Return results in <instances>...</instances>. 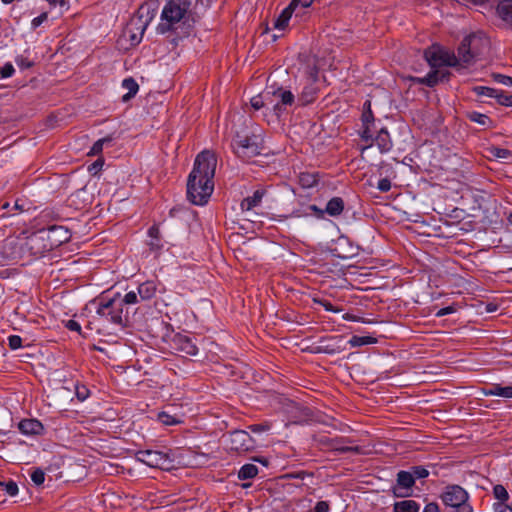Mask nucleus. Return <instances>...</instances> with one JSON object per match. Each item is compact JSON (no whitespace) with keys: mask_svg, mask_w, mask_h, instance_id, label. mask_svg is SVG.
I'll return each mask as SVG.
<instances>
[{"mask_svg":"<svg viewBox=\"0 0 512 512\" xmlns=\"http://www.w3.org/2000/svg\"><path fill=\"white\" fill-rule=\"evenodd\" d=\"M216 164V157L209 150L197 155L187 180V197L193 204L204 205L212 195Z\"/></svg>","mask_w":512,"mask_h":512,"instance_id":"f257e3e1","label":"nucleus"},{"mask_svg":"<svg viewBox=\"0 0 512 512\" xmlns=\"http://www.w3.org/2000/svg\"><path fill=\"white\" fill-rule=\"evenodd\" d=\"M424 58L432 68H436L419 80L420 83L429 87L449 79L451 73L446 69H442V66L456 67L457 69L462 67L459 65L457 56L454 53L444 50L439 46H432L425 50Z\"/></svg>","mask_w":512,"mask_h":512,"instance_id":"f03ea898","label":"nucleus"},{"mask_svg":"<svg viewBox=\"0 0 512 512\" xmlns=\"http://www.w3.org/2000/svg\"><path fill=\"white\" fill-rule=\"evenodd\" d=\"M191 6V0H167L161 13V22L157 31L165 34L174 30L177 24L186 19Z\"/></svg>","mask_w":512,"mask_h":512,"instance_id":"7ed1b4c3","label":"nucleus"},{"mask_svg":"<svg viewBox=\"0 0 512 512\" xmlns=\"http://www.w3.org/2000/svg\"><path fill=\"white\" fill-rule=\"evenodd\" d=\"M47 239L50 240V247L47 248L43 246L42 250L37 248L34 250L35 246L44 240L43 232L36 233L27 238L26 246L32 250L33 254H39L47 249H51L52 247H57L67 241H69L71 234L70 231L63 226H50L46 231Z\"/></svg>","mask_w":512,"mask_h":512,"instance_id":"20e7f679","label":"nucleus"},{"mask_svg":"<svg viewBox=\"0 0 512 512\" xmlns=\"http://www.w3.org/2000/svg\"><path fill=\"white\" fill-rule=\"evenodd\" d=\"M440 497L443 503L455 509V512H473L467 502L469 498L467 491L459 485L447 486Z\"/></svg>","mask_w":512,"mask_h":512,"instance_id":"39448f33","label":"nucleus"},{"mask_svg":"<svg viewBox=\"0 0 512 512\" xmlns=\"http://www.w3.org/2000/svg\"><path fill=\"white\" fill-rule=\"evenodd\" d=\"M233 148L239 157L250 159L261 154L262 146L260 139L256 135L241 136L237 135L234 140Z\"/></svg>","mask_w":512,"mask_h":512,"instance_id":"423d86ee","label":"nucleus"},{"mask_svg":"<svg viewBox=\"0 0 512 512\" xmlns=\"http://www.w3.org/2000/svg\"><path fill=\"white\" fill-rule=\"evenodd\" d=\"M96 313L113 324L121 327L126 325L127 317L123 315V305L122 303L116 304L114 299H110L106 302H100Z\"/></svg>","mask_w":512,"mask_h":512,"instance_id":"0eeeda50","label":"nucleus"},{"mask_svg":"<svg viewBox=\"0 0 512 512\" xmlns=\"http://www.w3.org/2000/svg\"><path fill=\"white\" fill-rule=\"evenodd\" d=\"M138 461L152 468L169 469L172 460L168 454L155 450H141L136 454Z\"/></svg>","mask_w":512,"mask_h":512,"instance_id":"6e6552de","label":"nucleus"},{"mask_svg":"<svg viewBox=\"0 0 512 512\" xmlns=\"http://www.w3.org/2000/svg\"><path fill=\"white\" fill-rule=\"evenodd\" d=\"M481 40V37L475 33L467 35L458 47V61L465 64H470L479 54L477 42Z\"/></svg>","mask_w":512,"mask_h":512,"instance_id":"1a4fd4ad","label":"nucleus"},{"mask_svg":"<svg viewBox=\"0 0 512 512\" xmlns=\"http://www.w3.org/2000/svg\"><path fill=\"white\" fill-rule=\"evenodd\" d=\"M229 449L238 453L253 450L255 447L254 439L244 430H234L229 435Z\"/></svg>","mask_w":512,"mask_h":512,"instance_id":"9d476101","label":"nucleus"},{"mask_svg":"<svg viewBox=\"0 0 512 512\" xmlns=\"http://www.w3.org/2000/svg\"><path fill=\"white\" fill-rule=\"evenodd\" d=\"M415 480L410 471H399L397 473L396 485L393 486L392 492L395 497L405 498L412 494V486Z\"/></svg>","mask_w":512,"mask_h":512,"instance_id":"9b49d317","label":"nucleus"},{"mask_svg":"<svg viewBox=\"0 0 512 512\" xmlns=\"http://www.w3.org/2000/svg\"><path fill=\"white\" fill-rule=\"evenodd\" d=\"M18 428L25 435H39L44 429L42 423L36 419H24L19 422Z\"/></svg>","mask_w":512,"mask_h":512,"instance_id":"f8f14e48","label":"nucleus"},{"mask_svg":"<svg viewBox=\"0 0 512 512\" xmlns=\"http://www.w3.org/2000/svg\"><path fill=\"white\" fill-rule=\"evenodd\" d=\"M177 348L189 356H195L198 353V348L193 340L187 336L178 335L174 339Z\"/></svg>","mask_w":512,"mask_h":512,"instance_id":"ddd939ff","label":"nucleus"},{"mask_svg":"<svg viewBox=\"0 0 512 512\" xmlns=\"http://www.w3.org/2000/svg\"><path fill=\"white\" fill-rule=\"evenodd\" d=\"M265 194H266L265 189L256 190L252 196H248L241 201V203H240L241 210L242 211H250L253 208L259 206Z\"/></svg>","mask_w":512,"mask_h":512,"instance_id":"4468645a","label":"nucleus"},{"mask_svg":"<svg viewBox=\"0 0 512 512\" xmlns=\"http://www.w3.org/2000/svg\"><path fill=\"white\" fill-rule=\"evenodd\" d=\"M272 87H270L269 89H271ZM267 90L266 94L267 95H274V96H277L279 99H280V103H277L275 104L274 108L276 110H280L281 107H280V104L281 105H292L293 102H294V95L292 94L291 91L289 90H283L282 88H278L276 90Z\"/></svg>","mask_w":512,"mask_h":512,"instance_id":"2eb2a0df","label":"nucleus"},{"mask_svg":"<svg viewBox=\"0 0 512 512\" xmlns=\"http://www.w3.org/2000/svg\"><path fill=\"white\" fill-rule=\"evenodd\" d=\"M482 393L485 396H499L503 398H512V386H501L500 384H492L489 388H483Z\"/></svg>","mask_w":512,"mask_h":512,"instance_id":"dca6fc26","label":"nucleus"},{"mask_svg":"<svg viewBox=\"0 0 512 512\" xmlns=\"http://www.w3.org/2000/svg\"><path fill=\"white\" fill-rule=\"evenodd\" d=\"M373 141L376 142L381 153H386L392 148V141L386 128H381Z\"/></svg>","mask_w":512,"mask_h":512,"instance_id":"f3484780","label":"nucleus"},{"mask_svg":"<svg viewBox=\"0 0 512 512\" xmlns=\"http://www.w3.org/2000/svg\"><path fill=\"white\" fill-rule=\"evenodd\" d=\"M296 6L293 5V2H291L281 13L280 15L275 19L274 21V28L278 30H283L288 25V22L293 14V11L295 10Z\"/></svg>","mask_w":512,"mask_h":512,"instance_id":"a211bd4d","label":"nucleus"},{"mask_svg":"<svg viewBox=\"0 0 512 512\" xmlns=\"http://www.w3.org/2000/svg\"><path fill=\"white\" fill-rule=\"evenodd\" d=\"M499 17L512 26V0H503L497 6Z\"/></svg>","mask_w":512,"mask_h":512,"instance_id":"6ab92c4d","label":"nucleus"},{"mask_svg":"<svg viewBox=\"0 0 512 512\" xmlns=\"http://www.w3.org/2000/svg\"><path fill=\"white\" fill-rule=\"evenodd\" d=\"M344 209V200L341 197L331 198L325 208V211L330 216H339Z\"/></svg>","mask_w":512,"mask_h":512,"instance_id":"aec40b11","label":"nucleus"},{"mask_svg":"<svg viewBox=\"0 0 512 512\" xmlns=\"http://www.w3.org/2000/svg\"><path fill=\"white\" fill-rule=\"evenodd\" d=\"M138 294L141 300H149L154 297L157 286L154 281H146L138 286Z\"/></svg>","mask_w":512,"mask_h":512,"instance_id":"412c9836","label":"nucleus"},{"mask_svg":"<svg viewBox=\"0 0 512 512\" xmlns=\"http://www.w3.org/2000/svg\"><path fill=\"white\" fill-rule=\"evenodd\" d=\"M420 505L414 500H402L395 502L393 512H418Z\"/></svg>","mask_w":512,"mask_h":512,"instance_id":"4be33fe9","label":"nucleus"},{"mask_svg":"<svg viewBox=\"0 0 512 512\" xmlns=\"http://www.w3.org/2000/svg\"><path fill=\"white\" fill-rule=\"evenodd\" d=\"M122 86H123V88H125L128 91L122 97V100L124 102H127L131 98H133L137 94V92L139 90V85L137 84V82L132 77L124 79L123 82H122Z\"/></svg>","mask_w":512,"mask_h":512,"instance_id":"5701e85b","label":"nucleus"},{"mask_svg":"<svg viewBox=\"0 0 512 512\" xmlns=\"http://www.w3.org/2000/svg\"><path fill=\"white\" fill-rule=\"evenodd\" d=\"M258 474V468L254 464H245L238 471V478L241 480L252 479Z\"/></svg>","mask_w":512,"mask_h":512,"instance_id":"b1692460","label":"nucleus"},{"mask_svg":"<svg viewBox=\"0 0 512 512\" xmlns=\"http://www.w3.org/2000/svg\"><path fill=\"white\" fill-rule=\"evenodd\" d=\"M158 420L166 426L177 425L182 423V419L179 416L171 415L167 411L160 412L158 414Z\"/></svg>","mask_w":512,"mask_h":512,"instance_id":"393cba45","label":"nucleus"},{"mask_svg":"<svg viewBox=\"0 0 512 512\" xmlns=\"http://www.w3.org/2000/svg\"><path fill=\"white\" fill-rule=\"evenodd\" d=\"M299 182L304 188H311L318 183L317 176L311 173H301L299 176Z\"/></svg>","mask_w":512,"mask_h":512,"instance_id":"a878e982","label":"nucleus"},{"mask_svg":"<svg viewBox=\"0 0 512 512\" xmlns=\"http://www.w3.org/2000/svg\"><path fill=\"white\" fill-rule=\"evenodd\" d=\"M468 118L472 122L478 123L481 126H490L492 123V121L487 115L475 111L470 112L468 114Z\"/></svg>","mask_w":512,"mask_h":512,"instance_id":"bb28decb","label":"nucleus"},{"mask_svg":"<svg viewBox=\"0 0 512 512\" xmlns=\"http://www.w3.org/2000/svg\"><path fill=\"white\" fill-rule=\"evenodd\" d=\"M375 342H376V339L373 338V337H369V336H353L349 340L348 343L352 347H359V346H363V345H367V344H372V343H375Z\"/></svg>","mask_w":512,"mask_h":512,"instance_id":"cd10ccee","label":"nucleus"},{"mask_svg":"<svg viewBox=\"0 0 512 512\" xmlns=\"http://www.w3.org/2000/svg\"><path fill=\"white\" fill-rule=\"evenodd\" d=\"M112 141L111 136L104 137L102 139L97 140L90 149L89 155H98L102 152L103 146Z\"/></svg>","mask_w":512,"mask_h":512,"instance_id":"c85d7f7f","label":"nucleus"},{"mask_svg":"<svg viewBox=\"0 0 512 512\" xmlns=\"http://www.w3.org/2000/svg\"><path fill=\"white\" fill-rule=\"evenodd\" d=\"M494 497L498 500L497 502H507L509 499V495L507 490L503 485H495L493 488Z\"/></svg>","mask_w":512,"mask_h":512,"instance_id":"c756f323","label":"nucleus"},{"mask_svg":"<svg viewBox=\"0 0 512 512\" xmlns=\"http://www.w3.org/2000/svg\"><path fill=\"white\" fill-rule=\"evenodd\" d=\"M473 91L478 96H488V97L495 98L498 90H496L494 88L486 87V86H475L473 88Z\"/></svg>","mask_w":512,"mask_h":512,"instance_id":"7c9ffc66","label":"nucleus"},{"mask_svg":"<svg viewBox=\"0 0 512 512\" xmlns=\"http://www.w3.org/2000/svg\"><path fill=\"white\" fill-rule=\"evenodd\" d=\"M2 490H4L9 496H15L18 493V486L16 482L9 480L7 482H0Z\"/></svg>","mask_w":512,"mask_h":512,"instance_id":"2f4dec72","label":"nucleus"},{"mask_svg":"<svg viewBox=\"0 0 512 512\" xmlns=\"http://www.w3.org/2000/svg\"><path fill=\"white\" fill-rule=\"evenodd\" d=\"M489 152H490L491 156H493L494 158H498V159H507L512 154L511 151L504 149V148H499V147H491L489 149Z\"/></svg>","mask_w":512,"mask_h":512,"instance_id":"473e14b6","label":"nucleus"},{"mask_svg":"<svg viewBox=\"0 0 512 512\" xmlns=\"http://www.w3.org/2000/svg\"><path fill=\"white\" fill-rule=\"evenodd\" d=\"M364 107H367V111H364L362 114L363 126H367V125L371 126L373 124L374 118H373L372 111L370 109V102L366 101L364 103Z\"/></svg>","mask_w":512,"mask_h":512,"instance_id":"72a5a7b5","label":"nucleus"},{"mask_svg":"<svg viewBox=\"0 0 512 512\" xmlns=\"http://www.w3.org/2000/svg\"><path fill=\"white\" fill-rule=\"evenodd\" d=\"M495 99L501 105L512 107V95L505 94L498 90Z\"/></svg>","mask_w":512,"mask_h":512,"instance_id":"f704fd0d","label":"nucleus"},{"mask_svg":"<svg viewBox=\"0 0 512 512\" xmlns=\"http://www.w3.org/2000/svg\"><path fill=\"white\" fill-rule=\"evenodd\" d=\"M410 472L413 475L414 480L426 478L429 475V471L422 466H413L411 468Z\"/></svg>","mask_w":512,"mask_h":512,"instance_id":"c9c22d12","label":"nucleus"},{"mask_svg":"<svg viewBox=\"0 0 512 512\" xmlns=\"http://www.w3.org/2000/svg\"><path fill=\"white\" fill-rule=\"evenodd\" d=\"M31 480L33 481V483L37 486H40L44 483V480H45V473L43 470L41 469H35L32 473H31Z\"/></svg>","mask_w":512,"mask_h":512,"instance_id":"e433bc0d","label":"nucleus"},{"mask_svg":"<svg viewBox=\"0 0 512 512\" xmlns=\"http://www.w3.org/2000/svg\"><path fill=\"white\" fill-rule=\"evenodd\" d=\"M494 512H512V504H508L507 502H495L493 504Z\"/></svg>","mask_w":512,"mask_h":512,"instance_id":"4c0bfd02","label":"nucleus"},{"mask_svg":"<svg viewBox=\"0 0 512 512\" xmlns=\"http://www.w3.org/2000/svg\"><path fill=\"white\" fill-rule=\"evenodd\" d=\"M268 96L267 94L265 96H262V95H257V96H254L251 98V106L255 109V110H259L261 109L262 107H264L265 105V97Z\"/></svg>","mask_w":512,"mask_h":512,"instance_id":"58836bf2","label":"nucleus"},{"mask_svg":"<svg viewBox=\"0 0 512 512\" xmlns=\"http://www.w3.org/2000/svg\"><path fill=\"white\" fill-rule=\"evenodd\" d=\"M8 345L12 350H16L21 347L22 339L18 335H11L8 337Z\"/></svg>","mask_w":512,"mask_h":512,"instance_id":"ea45409f","label":"nucleus"},{"mask_svg":"<svg viewBox=\"0 0 512 512\" xmlns=\"http://www.w3.org/2000/svg\"><path fill=\"white\" fill-rule=\"evenodd\" d=\"M138 296V292L136 293L135 291H130L124 296L122 303L128 305L136 304L138 302Z\"/></svg>","mask_w":512,"mask_h":512,"instance_id":"a19ab883","label":"nucleus"},{"mask_svg":"<svg viewBox=\"0 0 512 512\" xmlns=\"http://www.w3.org/2000/svg\"><path fill=\"white\" fill-rule=\"evenodd\" d=\"M493 78L498 83L503 85L512 86V77L503 74H493Z\"/></svg>","mask_w":512,"mask_h":512,"instance_id":"79ce46f5","label":"nucleus"},{"mask_svg":"<svg viewBox=\"0 0 512 512\" xmlns=\"http://www.w3.org/2000/svg\"><path fill=\"white\" fill-rule=\"evenodd\" d=\"M14 67L11 63H6L1 69L0 73L2 78H8L11 77L14 73Z\"/></svg>","mask_w":512,"mask_h":512,"instance_id":"37998d69","label":"nucleus"},{"mask_svg":"<svg viewBox=\"0 0 512 512\" xmlns=\"http://www.w3.org/2000/svg\"><path fill=\"white\" fill-rule=\"evenodd\" d=\"M89 396V390L85 386H77L76 387V397L80 401H84Z\"/></svg>","mask_w":512,"mask_h":512,"instance_id":"c03bdc74","label":"nucleus"},{"mask_svg":"<svg viewBox=\"0 0 512 512\" xmlns=\"http://www.w3.org/2000/svg\"><path fill=\"white\" fill-rule=\"evenodd\" d=\"M377 188L381 192H388L391 189V181L388 178H382L379 180Z\"/></svg>","mask_w":512,"mask_h":512,"instance_id":"a18cd8bd","label":"nucleus"},{"mask_svg":"<svg viewBox=\"0 0 512 512\" xmlns=\"http://www.w3.org/2000/svg\"><path fill=\"white\" fill-rule=\"evenodd\" d=\"M249 429L253 433H261V432H265V431L269 430L270 429V425L267 424V423L253 424V425L249 426Z\"/></svg>","mask_w":512,"mask_h":512,"instance_id":"49530a36","label":"nucleus"},{"mask_svg":"<svg viewBox=\"0 0 512 512\" xmlns=\"http://www.w3.org/2000/svg\"><path fill=\"white\" fill-rule=\"evenodd\" d=\"M361 138L366 142L374 140L373 133L371 132L370 126H368V125L363 126V131L361 132Z\"/></svg>","mask_w":512,"mask_h":512,"instance_id":"de8ad7c7","label":"nucleus"},{"mask_svg":"<svg viewBox=\"0 0 512 512\" xmlns=\"http://www.w3.org/2000/svg\"><path fill=\"white\" fill-rule=\"evenodd\" d=\"M151 251L159 252L163 248L161 240L150 239L148 242Z\"/></svg>","mask_w":512,"mask_h":512,"instance_id":"09e8293b","label":"nucleus"},{"mask_svg":"<svg viewBox=\"0 0 512 512\" xmlns=\"http://www.w3.org/2000/svg\"><path fill=\"white\" fill-rule=\"evenodd\" d=\"M47 17V13H42L39 16L35 17L31 22L32 27L34 29L39 27L44 21L47 20Z\"/></svg>","mask_w":512,"mask_h":512,"instance_id":"8fccbe9b","label":"nucleus"},{"mask_svg":"<svg viewBox=\"0 0 512 512\" xmlns=\"http://www.w3.org/2000/svg\"><path fill=\"white\" fill-rule=\"evenodd\" d=\"M148 236L150 239L161 240L159 227L157 225L151 226L148 230Z\"/></svg>","mask_w":512,"mask_h":512,"instance_id":"3c124183","label":"nucleus"},{"mask_svg":"<svg viewBox=\"0 0 512 512\" xmlns=\"http://www.w3.org/2000/svg\"><path fill=\"white\" fill-rule=\"evenodd\" d=\"M16 63L23 69L30 68L33 63L29 61L27 58H24L22 56L17 57Z\"/></svg>","mask_w":512,"mask_h":512,"instance_id":"603ef678","label":"nucleus"},{"mask_svg":"<svg viewBox=\"0 0 512 512\" xmlns=\"http://www.w3.org/2000/svg\"><path fill=\"white\" fill-rule=\"evenodd\" d=\"M66 328L70 331L80 332L81 326L80 324L75 320H68L66 323Z\"/></svg>","mask_w":512,"mask_h":512,"instance_id":"864d4df0","label":"nucleus"},{"mask_svg":"<svg viewBox=\"0 0 512 512\" xmlns=\"http://www.w3.org/2000/svg\"><path fill=\"white\" fill-rule=\"evenodd\" d=\"M328 510L329 504L326 501H319L314 508V512H328Z\"/></svg>","mask_w":512,"mask_h":512,"instance_id":"5fc2aeb1","label":"nucleus"},{"mask_svg":"<svg viewBox=\"0 0 512 512\" xmlns=\"http://www.w3.org/2000/svg\"><path fill=\"white\" fill-rule=\"evenodd\" d=\"M455 311L454 307L452 306H447V307H444L442 309H440L437 313H436V316L438 317H442V316H445V315H448L450 313H453Z\"/></svg>","mask_w":512,"mask_h":512,"instance_id":"6e6d98bb","label":"nucleus"},{"mask_svg":"<svg viewBox=\"0 0 512 512\" xmlns=\"http://www.w3.org/2000/svg\"><path fill=\"white\" fill-rule=\"evenodd\" d=\"M103 166V160L97 159L90 167L89 171L96 173L98 170H100Z\"/></svg>","mask_w":512,"mask_h":512,"instance_id":"4d7b16f0","label":"nucleus"},{"mask_svg":"<svg viewBox=\"0 0 512 512\" xmlns=\"http://www.w3.org/2000/svg\"><path fill=\"white\" fill-rule=\"evenodd\" d=\"M423 512H439V507L436 503H428L425 507Z\"/></svg>","mask_w":512,"mask_h":512,"instance_id":"13d9d810","label":"nucleus"},{"mask_svg":"<svg viewBox=\"0 0 512 512\" xmlns=\"http://www.w3.org/2000/svg\"><path fill=\"white\" fill-rule=\"evenodd\" d=\"M318 70L315 66L309 67V81L315 82L317 80Z\"/></svg>","mask_w":512,"mask_h":512,"instance_id":"bf43d9fd","label":"nucleus"},{"mask_svg":"<svg viewBox=\"0 0 512 512\" xmlns=\"http://www.w3.org/2000/svg\"><path fill=\"white\" fill-rule=\"evenodd\" d=\"M146 26H147V22L141 26L140 36L143 35ZM140 40H141V37H137L135 34L131 35V42H132V44H137V43L140 42Z\"/></svg>","mask_w":512,"mask_h":512,"instance_id":"052dcab7","label":"nucleus"},{"mask_svg":"<svg viewBox=\"0 0 512 512\" xmlns=\"http://www.w3.org/2000/svg\"><path fill=\"white\" fill-rule=\"evenodd\" d=\"M334 449L337 451H340V452H351V451L358 452L359 451L358 447H348V446L335 447Z\"/></svg>","mask_w":512,"mask_h":512,"instance_id":"680f3d73","label":"nucleus"},{"mask_svg":"<svg viewBox=\"0 0 512 512\" xmlns=\"http://www.w3.org/2000/svg\"><path fill=\"white\" fill-rule=\"evenodd\" d=\"M314 89L303 91V96L305 97L304 102H310L312 100V95L314 94Z\"/></svg>","mask_w":512,"mask_h":512,"instance_id":"e2e57ef3","label":"nucleus"},{"mask_svg":"<svg viewBox=\"0 0 512 512\" xmlns=\"http://www.w3.org/2000/svg\"><path fill=\"white\" fill-rule=\"evenodd\" d=\"M319 303L325 308L326 311H335L333 309V306L330 302L328 301H319Z\"/></svg>","mask_w":512,"mask_h":512,"instance_id":"0e129e2a","label":"nucleus"},{"mask_svg":"<svg viewBox=\"0 0 512 512\" xmlns=\"http://www.w3.org/2000/svg\"><path fill=\"white\" fill-rule=\"evenodd\" d=\"M313 0H298V5H301L302 8H307L312 4Z\"/></svg>","mask_w":512,"mask_h":512,"instance_id":"69168bd1","label":"nucleus"},{"mask_svg":"<svg viewBox=\"0 0 512 512\" xmlns=\"http://www.w3.org/2000/svg\"><path fill=\"white\" fill-rule=\"evenodd\" d=\"M496 308H497V306L495 304L490 303V304H488L486 306V311L487 312H494V311H496Z\"/></svg>","mask_w":512,"mask_h":512,"instance_id":"338daca9","label":"nucleus"},{"mask_svg":"<svg viewBox=\"0 0 512 512\" xmlns=\"http://www.w3.org/2000/svg\"><path fill=\"white\" fill-rule=\"evenodd\" d=\"M336 351H337V350H336L335 348H330L329 346H326V347L324 348V352H325V353H328V354H333V353H335Z\"/></svg>","mask_w":512,"mask_h":512,"instance_id":"774afa93","label":"nucleus"}]
</instances>
